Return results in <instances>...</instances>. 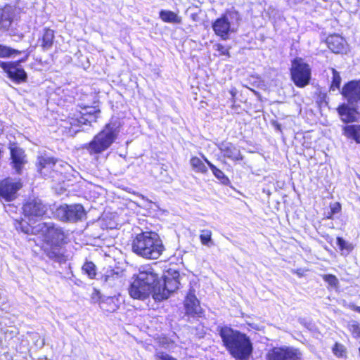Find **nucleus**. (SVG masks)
<instances>
[{
  "instance_id": "f257e3e1",
  "label": "nucleus",
  "mask_w": 360,
  "mask_h": 360,
  "mask_svg": "<svg viewBox=\"0 0 360 360\" xmlns=\"http://www.w3.org/2000/svg\"><path fill=\"white\" fill-rule=\"evenodd\" d=\"M13 224L16 230L27 235H39L43 253L57 262L66 260L63 249L68 243V233L65 229L53 222H41L31 225L23 219H16Z\"/></svg>"
},
{
  "instance_id": "2f4dec72",
  "label": "nucleus",
  "mask_w": 360,
  "mask_h": 360,
  "mask_svg": "<svg viewBox=\"0 0 360 360\" xmlns=\"http://www.w3.org/2000/svg\"><path fill=\"white\" fill-rule=\"evenodd\" d=\"M336 243L338 248L342 252V254L348 255L354 249V246L352 243L347 242L344 238L340 236L337 237Z\"/></svg>"
},
{
  "instance_id": "a211bd4d",
  "label": "nucleus",
  "mask_w": 360,
  "mask_h": 360,
  "mask_svg": "<svg viewBox=\"0 0 360 360\" xmlns=\"http://www.w3.org/2000/svg\"><path fill=\"white\" fill-rule=\"evenodd\" d=\"M58 162V158L55 157L39 156L37 158V171L44 176H52L56 172L55 167Z\"/></svg>"
},
{
  "instance_id": "dca6fc26",
  "label": "nucleus",
  "mask_w": 360,
  "mask_h": 360,
  "mask_svg": "<svg viewBox=\"0 0 360 360\" xmlns=\"http://www.w3.org/2000/svg\"><path fill=\"white\" fill-rule=\"evenodd\" d=\"M340 93L349 104L360 102V80H351L346 82Z\"/></svg>"
},
{
  "instance_id": "c9c22d12",
  "label": "nucleus",
  "mask_w": 360,
  "mask_h": 360,
  "mask_svg": "<svg viewBox=\"0 0 360 360\" xmlns=\"http://www.w3.org/2000/svg\"><path fill=\"white\" fill-rule=\"evenodd\" d=\"M214 49L219 52V56H225L226 58H229L231 57L230 46H225L220 43H217L214 45Z\"/></svg>"
},
{
  "instance_id": "f704fd0d",
  "label": "nucleus",
  "mask_w": 360,
  "mask_h": 360,
  "mask_svg": "<svg viewBox=\"0 0 360 360\" xmlns=\"http://www.w3.org/2000/svg\"><path fill=\"white\" fill-rule=\"evenodd\" d=\"M347 329L354 339H360V323L356 321H349L347 324Z\"/></svg>"
},
{
  "instance_id": "cd10ccee",
  "label": "nucleus",
  "mask_w": 360,
  "mask_h": 360,
  "mask_svg": "<svg viewBox=\"0 0 360 360\" xmlns=\"http://www.w3.org/2000/svg\"><path fill=\"white\" fill-rule=\"evenodd\" d=\"M81 269L82 273L86 275L89 279L94 280L96 278L97 275V267L93 262L85 261L82 264Z\"/></svg>"
},
{
  "instance_id": "4468645a",
  "label": "nucleus",
  "mask_w": 360,
  "mask_h": 360,
  "mask_svg": "<svg viewBox=\"0 0 360 360\" xmlns=\"http://www.w3.org/2000/svg\"><path fill=\"white\" fill-rule=\"evenodd\" d=\"M185 314L193 318H200L204 316V310L200 306L199 300L195 294V290L190 289L184 301Z\"/></svg>"
},
{
  "instance_id": "37998d69",
  "label": "nucleus",
  "mask_w": 360,
  "mask_h": 360,
  "mask_svg": "<svg viewBox=\"0 0 360 360\" xmlns=\"http://www.w3.org/2000/svg\"><path fill=\"white\" fill-rule=\"evenodd\" d=\"M101 295L99 290H98L96 289H94V292L92 294L91 298L92 299H94V298L101 299Z\"/></svg>"
},
{
  "instance_id": "e433bc0d",
  "label": "nucleus",
  "mask_w": 360,
  "mask_h": 360,
  "mask_svg": "<svg viewBox=\"0 0 360 360\" xmlns=\"http://www.w3.org/2000/svg\"><path fill=\"white\" fill-rule=\"evenodd\" d=\"M341 211V205L340 202H336L330 205V212L326 216L327 219H333V216Z\"/></svg>"
},
{
  "instance_id": "2eb2a0df",
  "label": "nucleus",
  "mask_w": 360,
  "mask_h": 360,
  "mask_svg": "<svg viewBox=\"0 0 360 360\" xmlns=\"http://www.w3.org/2000/svg\"><path fill=\"white\" fill-rule=\"evenodd\" d=\"M0 67L7 74L8 77L13 82L20 84L27 82V75L26 72L23 68L15 65V63L0 61Z\"/></svg>"
},
{
  "instance_id": "c85d7f7f",
  "label": "nucleus",
  "mask_w": 360,
  "mask_h": 360,
  "mask_svg": "<svg viewBox=\"0 0 360 360\" xmlns=\"http://www.w3.org/2000/svg\"><path fill=\"white\" fill-rule=\"evenodd\" d=\"M330 70L333 76L329 86V90L332 91L340 90L342 81L340 74L333 68H330Z\"/></svg>"
},
{
  "instance_id": "9d476101",
  "label": "nucleus",
  "mask_w": 360,
  "mask_h": 360,
  "mask_svg": "<svg viewBox=\"0 0 360 360\" xmlns=\"http://www.w3.org/2000/svg\"><path fill=\"white\" fill-rule=\"evenodd\" d=\"M82 110L68 116V122L71 126L80 127L96 122L101 114L98 108L89 109L87 106H80Z\"/></svg>"
},
{
  "instance_id": "9b49d317",
  "label": "nucleus",
  "mask_w": 360,
  "mask_h": 360,
  "mask_svg": "<svg viewBox=\"0 0 360 360\" xmlns=\"http://www.w3.org/2000/svg\"><path fill=\"white\" fill-rule=\"evenodd\" d=\"M266 359V360H303V354L297 347H275L267 352Z\"/></svg>"
},
{
  "instance_id": "7ed1b4c3",
  "label": "nucleus",
  "mask_w": 360,
  "mask_h": 360,
  "mask_svg": "<svg viewBox=\"0 0 360 360\" xmlns=\"http://www.w3.org/2000/svg\"><path fill=\"white\" fill-rule=\"evenodd\" d=\"M165 250V245L159 236L152 231L138 233L131 241L132 252L146 259H158Z\"/></svg>"
},
{
  "instance_id": "412c9836",
  "label": "nucleus",
  "mask_w": 360,
  "mask_h": 360,
  "mask_svg": "<svg viewBox=\"0 0 360 360\" xmlns=\"http://www.w3.org/2000/svg\"><path fill=\"white\" fill-rule=\"evenodd\" d=\"M14 19V11L10 5L0 7V31H8Z\"/></svg>"
},
{
  "instance_id": "72a5a7b5",
  "label": "nucleus",
  "mask_w": 360,
  "mask_h": 360,
  "mask_svg": "<svg viewBox=\"0 0 360 360\" xmlns=\"http://www.w3.org/2000/svg\"><path fill=\"white\" fill-rule=\"evenodd\" d=\"M212 232L210 229H203L200 231V234L199 236V238L200 243L202 245H205L210 247L213 245L212 239Z\"/></svg>"
},
{
  "instance_id": "4be33fe9",
  "label": "nucleus",
  "mask_w": 360,
  "mask_h": 360,
  "mask_svg": "<svg viewBox=\"0 0 360 360\" xmlns=\"http://www.w3.org/2000/svg\"><path fill=\"white\" fill-rule=\"evenodd\" d=\"M328 49L335 53H343L347 50L345 39L338 34H333L326 38Z\"/></svg>"
},
{
  "instance_id": "a19ab883",
  "label": "nucleus",
  "mask_w": 360,
  "mask_h": 360,
  "mask_svg": "<svg viewBox=\"0 0 360 360\" xmlns=\"http://www.w3.org/2000/svg\"><path fill=\"white\" fill-rule=\"evenodd\" d=\"M30 56V52H27L25 56L22 58L14 61V62H10L11 63H15V65L19 66L20 63L25 62Z\"/></svg>"
},
{
  "instance_id": "423d86ee",
  "label": "nucleus",
  "mask_w": 360,
  "mask_h": 360,
  "mask_svg": "<svg viewBox=\"0 0 360 360\" xmlns=\"http://www.w3.org/2000/svg\"><path fill=\"white\" fill-rule=\"evenodd\" d=\"M241 21V17L238 11L236 10H226L212 23L214 33L222 40L230 38L231 33L236 31L235 26H238Z\"/></svg>"
},
{
  "instance_id": "58836bf2",
  "label": "nucleus",
  "mask_w": 360,
  "mask_h": 360,
  "mask_svg": "<svg viewBox=\"0 0 360 360\" xmlns=\"http://www.w3.org/2000/svg\"><path fill=\"white\" fill-rule=\"evenodd\" d=\"M155 360H177L176 358L163 352H158L154 355Z\"/></svg>"
},
{
  "instance_id": "7c9ffc66",
  "label": "nucleus",
  "mask_w": 360,
  "mask_h": 360,
  "mask_svg": "<svg viewBox=\"0 0 360 360\" xmlns=\"http://www.w3.org/2000/svg\"><path fill=\"white\" fill-rule=\"evenodd\" d=\"M20 53L21 51L18 49L0 44V58H7Z\"/></svg>"
},
{
  "instance_id": "f3484780",
  "label": "nucleus",
  "mask_w": 360,
  "mask_h": 360,
  "mask_svg": "<svg viewBox=\"0 0 360 360\" xmlns=\"http://www.w3.org/2000/svg\"><path fill=\"white\" fill-rule=\"evenodd\" d=\"M9 150L13 168L17 174H20L23 166L27 162L25 150L18 146L16 143H11Z\"/></svg>"
},
{
  "instance_id": "c756f323",
  "label": "nucleus",
  "mask_w": 360,
  "mask_h": 360,
  "mask_svg": "<svg viewBox=\"0 0 360 360\" xmlns=\"http://www.w3.org/2000/svg\"><path fill=\"white\" fill-rule=\"evenodd\" d=\"M120 278V273L113 269H108L101 276V280L104 283H112Z\"/></svg>"
},
{
  "instance_id": "79ce46f5",
  "label": "nucleus",
  "mask_w": 360,
  "mask_h": 360,
  "mask_svg": "<svg viewBox=\"0 0 360 360\" xmlns=\"http://www.w3.org/2000/svg\"><path fill=\"white\" fill-rule=\"evenodd\" d=\"M347 308L352 311L357 312L360 314V306H357L354 303H349L347 305Z\"/></svg>"
},
{
  "instance_id": "6e6552de",
  "label": "nucleus",
  "mask_w": 360,
  "mask_h": 360,
  "mask_svg": "<svg viewBox=\"0 0 360 360\" xmlns=\"http://www.w3.org/2000/svg\"><path fill=\"white\" fill-rule=\"evenodd\" d=\"M290 75L292 82L297 87L304 88L310 82L311 70L303 58L297 57L291 62Z\"/></svg>"
},
{
  "instance_id": "0eeeda50",
  "label": "nucleus",
  "mask_w": 360,
  "mask_h": 360,
  "mask_svg": "<svg viewBox=\"0 0 360 360\" xmlns=\"http://www.w3.org/2000/svg\"><path fill=\"white\" fill-rule=\"evenodd\" d=\"M117 133L110 123L106 124L103 129L96 134L92 140L85 143L83 148L86 149L90 155H96L106 150L115 141Z\"/></svg>"
},
{
  "instance_id": "393cba45",
  "label": "nucleus",
  "mask_w": 360,
  "mask_h": 360,
  "mask_svg": "<svg viewBox=\"0 0 360 360\" xmlns=\"http://www.w3.org/2000/svg\"><path fill=\"white\" fill-rule=\"evenodd\" d=\"M202 159H200L198 156H192L190 158L189 163L192 169L195 173L202 174H207L208 172V166L205 160L202 156Z\"/></svg>"
},
{
  "instance_id": "4c0bfd02",
  "label": "nucleus",
  "mask_w": 360,
  "mask_h": 360,
  "mask_svg": "<svg viewBox=\"0 0 360 360\" xmlns=\"http://www.w3.org/2000/svg\"><path fill=\"white\" fill-rule=\"evenodd\" d=\"M323 281L328 283L330 285L333 287H337L338 285V279L337 277L331 274H323L321 276Z\"/></svg>"
},
{
  "instance_id": "f03ea898",
  "label": "nucleus",
  "mask_w": 360,
  "mask_h": 360,
  "mask_svg": "<svg viewBox=\"0 0 360 360\" xmlns=\"http://www.w3.org/2000/svg\"><path fill=\"white\" fill-rule=\"evenodd\" d=\"M219 335L223 345L236 360H248L253 350L249 337L229 326H224L218 328Z\"/></svg>"
},
{
  "instance_id": "f8f14e48",
  "label": "nucleus",
  "mask_w": 360,
  "mask_h": 360,
  "mask_svg": "<svg viewBox=\"0 0 360 360\" xmlns=\"http://www.w3.org/2000/svg\"><path fill=\"white\" fill-rule=\"evenodd\" d=\"M23 184L20 179L14 180L7 176L0 180V200L11 202L18 197V191L22 188Z\"/></svg>"
},
{
  "instance_id": "5701e85b",
  "label": "nucleus",
  "mask_w": 360,
  "mask_h": 360,
  "mask_svg": "<svg viewBox=\"0 0 360 360\" xmlns=\"http://www.w3.org/2000/svg\"><path fill=\"white\" fill-rule=\"evenodd\" d=\"M342 134L348 139L360 143V124H345L342 128Z\"/></svg>"
},
{
  "instance_id": "ddd939ff",
  "label": "nucleus",
  "mask_w": 360,
  "mask_h": 360,
  "mask_svg": "<svg viewBox=\"0 0 360 360\" xmlns=\"http://www.w3.org/2000/svg\"><path fill=\"white\" fill-rule=\"evenodd\" d=\"M57 212L60 220L64 222H77L86 216L85 210L80 204L61 205L58 207Z\"/></svg>"
},
{
  "instance_id": "39448f33",
  "label": "nucleus",
  "mask_w": 360,
  "mask_h": 360,
  "mask_svg": "<svg viewBox=\"0 0 360 360\" xmlns=\"http://www.w3.org/2000/svg\"><path fill=\"white\" fill-rule=\"evenodd\" d=\"M179 272L172 269L167 270L161 279L158 277L153 283V299L156 301L167 300L179 288Z\"/></svg>"
},
{
  "instance_id": "c03bdc74",
  "label": "nucleus",
  "mask_w": 360,
  "mask_h": 360,
  "mask_svg": "<svg viewBox=\"0 0 360 360\" xmlns=\"http://www.w3.org/2000/svg\"><path fill=\"white\" fill-rule=\"evenodd\" d=\"M359 356L360 357V347H359Z\"/></svg>"
},
{
  "instance_id": "a878e982",
  "label": "nucleus",
  "mask_w": 360,
  "mask_h": 360,
  "mask_svg": "<svg viewBox=\"0 0 360 360\" xmlns=\"http://www.w3.org/2000/svg\"><path fill=\"white\" fill-rule=\"evenodd\" d=\"M208 167L212 170L213 175L220 181V183L225 186H229L231 181L229 177L224 173V172L213 165L205 155H202Z\"/></svg>"
},
{
  "instance_id": "ea45409f",
  "label": "nucleus",
  "mask_w": 360,
  "mask_h": 360,
  "mask_svg": "<svg viewBox=\"0 0 360 360\" xmlns=\"http://www.w3.org/2000/svg\"><path fill=\"white\" fill-rule=\"evenodd\" d=\"M309 271L307 269L299 268L293 269L292 273L296 274L299 278H302L306 276V273Z\"/></svg>"
},
{
  "instance_id": "473e14b6",
  "label": "nucleus",
  "mask_w": 360,
  "mask_h": 360,
  "mask_svg": "<svg viewBox=\"0 0 360 360\" xmlns=\"http://www.w3.org/2000/svg\"><path fill=\"white\" fill-rule=\"evenodd\" d=\"M331 351L338 358H345L347 356V347L340 342H335L331 347Z\"/></svg>"
},
{
  "instance_id": "bb28decb",
  "label": "nucleus",
  "mask_w": 360,
  "mask_h": 360,
  "mask_svg": "<svg viewBox=\"0 0 360 360\" xmlns=\"http://www.w3.org/2000/svg\"><path fill=\"white\" fill-rule=\"evenodd\" d=\"M160 18L164 22L180 24L181 22V18L172 11L161 10L159 12Z\"/></svg>"
},
{
  "instance_id": "b1692460",
  "label": "nucleus",
  "mask_w": 360,
  "mask_h": 360,
  "mask_svg": "<svg viewBox=\"0 0 360 360\" xmlns=\"http://www.w3.org/2000/svg\"><path fill=\"white\" fill-rule=\"evenodd\" d=\"M55 32L50 27H45L43 29L42 34L39 38L41 41V47L45 51L50 49L54 43Z\"/></svg>"
},
{
  "instance_id": "6ab92c4d",
  "label": "nucleus",
  "mask_w": 360,
  "mask_h": 360,
  "mask_svg": "<svg viewBox=\"0 0 360 360\" xmlns=\"http://www.w3.org/2000/svg\"><path fill=\"white\" fill-rule=\"evenodd\" d=\"M218 148L224 158L229 159L233 162H239L243 160V155L240 149L231 142H221Z\"/></svg>"
},
{
  "instance_id": "20e7f679",
  "label": "nucleus",
  "mask_w": 360,
  "mask_h": 360,
  "mask_svg": "<svg viewBox=\"0 0 360 360\" xmlns=\"http://www.w3.org/2000/svg\"><path fill=\"white\" fill-rule=\"evenodd\" d=\"M156 274L153 267L148 264L139 270L137 275H134L129 285L128 292L134 300H144L152 295L153 297V283L157 280Z\"/></svg>"
},
{
  "instance_id": "aec40b11",
  "label": "nucleus",
  "mask_w": 360,
  "mask_h": 360,
  "mask_svg": "<svg viewBox=\"0 0 360 360\" xmlns=\"http://www.w3.org/2000/svg\"><path fill=\"white\" fill-rule=\"evenodd\" d=\"M337 112L343 123L348 124L358 121L359 112L354 107L342 103L338 106Z\"/></svg>"
},
{
  "instance_id": "1a4fd4ad",
  "label": "nucleus",
  "mask_w": 360,
  "mask_h": 360,
  "mask_svg": "<svg viewBox=\"0 0 360 360\" xmlns=\"http://www.w3.org/2000/svg\"><path fill=\"white\" fill-rule=\"evenodd\" d=\"M48 207L43 201L36 197L28 198L22 205V214L25 218L42 219L47 217Z\"/></svg>"
}]
</instances>
